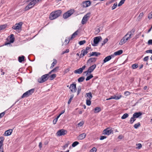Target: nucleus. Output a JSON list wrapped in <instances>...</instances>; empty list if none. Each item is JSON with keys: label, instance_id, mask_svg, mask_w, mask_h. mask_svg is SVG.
<instances>
[{"label": "nucleus", "instance_id": "72a5a7b5", "mask_svg": "<svg viewBox=\"0 0 152 152\" xmlns=\"http://www.w3.org/2000/svg\"><path fill=\"white\" fill-rule=\"evenodd\" d=\"M56 74H53L50 76V80H53L56 77Z\"/></svg>", "mask_w": 152, "mask_h": 152}, {"label": "nucleus", "instance_id": "a878e982", "mask_svg": "<svg viewBox=\"0 0 152 152\" xmlns=\"http://www.w3.org/2000/svg\"><path fill=\"white\" fill-rule=\"evenodd\" d=\"M100 53L97 52H92L91 54L89 56H98L100 55Z\"/></svg>", "mask_w": 152, "mask_h": 152}, {"label": "nucleus", "instance_id": "c85d7f7f", "mask_svg": "<svg viewBox=\"0 0 152 152\" xmlns=\"http://www.w3.org/2000/svg\"><path fill=\"white\" fill-rule=\"evenodd\" d=\"M4 140V138L3 137H0V146L3 147V142Z\"/></svg>", "mask_w": 152, "mask_h": 152}, {"label": "nucleus", "instance_id": "1a4fd4ad", "mask_svg": "<svg viewBox=\"0 0 152 152\" xmlns=\"http://www.w3.org/2000/svg\"><path fill=\"white\" fill-rule=\"evenodd\" d=\"M22 25V22H20L18 23H16L15 25L13 26L12 28L13 29L17 30H21V26Z\"/></svg>", "mask_w": 152, "mask_h": 152}, {"label": "nucleus", "instance_id": "69168bd1", "mask_svg": "<svg viewBox=\"0 0 152 152\" xmlns=\"http://www.w3.org/2000/svg\"><path fill=\"white\" fill-rule=\"evenodd\" d=\"M146 53H151L152 54V50H147L146 51H145Z\"/></svg>", "mask_w": 152, "mask_h": 152}, {"label": "nucleus", "instance_id": "cd10ccee", "mask_svg": "<svg viewBox=\"0 0 152 152\" xmlns=\"http://www.w3.org/2000/svg\"><path fill=\"white\" fill-rule=\"evenodd\" d=\"M122 53L123 50H121L115 52L114 54L115 56L119 55L121 54Z\"/></svg>", "mask_w": 152, "mask_h": 152}, {"label": "nucleus", "instance_id": "b1692460", "mask_svg": "<svg viewBox=\"0 0 152 152\" xmlns=\"http://www.w3.org/2000/svg\"><path fill=\"white\" fill-rule=\"evenodd\" d=\"M59 67L58 66H57L55 68L52 70L49 73V74H50L52 73H56L58 72L59 70Z\"/></svg>", "mask_w": 152, "mask_h": 152}, {"label": "nucleus", "instance_id": "20e7f679", "mask_svg": "<svg viewBox=\"0 0 152 152\" xmlns=\"http://www.w3.org/2000/svg\"><path fill=\"white\" fill-rule=\"evenodd\" d=\"M49 73L46 74L42 76L41 77L38 79V81L40 83H42L48 80V78Z\"/></svg>", "mask_w": 152, "mask_h": 152}, {"label": "nucleus", "instance_id": "a211bd4d", "mask_svg": "<svg viewBox=\"0 0 152 152\" xmlns=\"http://www.w3.org/2000/svg\"><path fill=\"white\" fill-rule=\"evenodd\" d=\"M112 57H113V56L112 55H111L109 56L105 57L103 61L102 64H104V63L110 60L111 59Z\"/></svg>", "mask_w": 152, "mask_h": 152}, {"label": "nucleus", "instance_id": "a18cd8bd", "mask_svg": "<svg viewBox=\"0 0 152 152\" xmlns=\"http://www.w3.org/2000/svg\"><path fill=\"white\" fill-rule=\"evenodd\" d=\"M125 0H121L118 4V6H120L122 5L124 2Z\"/></svg>", "mask_w": 152, "mask_h": 152}, {"label": "nucleus", "instance_id": "de8ad7c7", "mask_svg": "<svg viewBox=\"0 0 152 152\" xmlns=\"http://www.w3.org/2000/svg\"><path fill=\"white\" fill-rule=\"evenodd\" d=\"M86 42V41L85 40L80 41L79 42V44L80 45H82Z\"/></svg>", "mask_w": 152, "mask_h": 152}, {"label": "nucleus", "instance_id": "4d7b16f0", "mask_svg": "<svg viewBox=\"0 0 152 152\" xmlns=\"http://www.w3.org/2000/svg\"><path fill=\"white\" fill-rule=\"evenodd\" d=\"M68 39H66L65 41V44H67L69 42V40L70 39V38H68Z\"/></svg>", "mask_w": 152, "mask_h": 152}, {"label": "nucleus", "instance_id": "49530a36", "mask_svg": "<svg viewBox=\"0 0 152 152\" xmlns=\"http://www.w3.org/2000/svg\"><path fill=\"white\" fill-rule=\"evenodd\" d=\"M138 67V65L137 64H135L132 65V68L133 69H135Z\"/></svg>", "mask_w": 152, "mask_h": 152}, {"label": "nucleus", "instance_id": "5fc2aeb1", "mask_svg": "<svg viewBox=\"0 0 152 152\" xmlns=\"http://www.w3.org/2000/svg\"><path fill=\"white\" fill-rule=\"evenodd\" d=\"M130 94V93L129 91H126L124 92V94L126 96H128Z\"/></svg>", "mask_w": 152, "mask_h": 152}, {"label": "nucleus", "instance_id": "4c0bfd02", "mask_svg": "<svg viewBox=\"0 0 152 152\" xmlns=\"http://www.w3.org/2000/svg\"><path fill=\"white\" fill-rule=\"evenodd\" d=\"M70 144V142L69 141H67L65 145H64L63 147V148H64V149L68 147V145L69 144Z\"/></svg>", "mask_w": 152, "mask_h": 152}, {"label": "nucleus", "instance_id": "c03bdc74", "mask_svg": "<svg viewBox=\"0 0 152 152\" xmlns=\"http://www.w3.org/2000/svg\"><path fill=\"white\" fill-rule=\"evenodd\" d=\"M7 25H3L0 26V31L3 30L6 27Z\"/></svg>", "mask_w": 152, "mask_h": 152}, {"label": "nucleus", "instance_id": "0eeeda50", "mask_svg": "<svg viewBox=\"0 0 152 152\" xmlns=\"http://www.w3.org/2000/svg\"><path fill=\"white\" fill-rule=\"evenodd\" d=\"M113 133V131L110 128H107L103 131L102 134L104 135H109Z\"/></svg>", "mask_w": 152, "mask_h": 152}, {"label": "nucleus", "instance_id": "f257e3e1", "mask_svg": "<svg viewBox=\"0 0 152 152\" xmlns=\"http://www.w3.org/2000/svg\"><path fill=\"white\" fill-rule=\"evenodd\" d=\"M42 0H26V3L27 5L25 7V10L27 11L33 7L37 4Z\"/></svg>", "mask_w": 152, "mask_h": 152}, {"label": "nucleus", "instance_id": "9b49d317", "mask_svg": "<svg viewBox=\"0 0 152 152\" xmlns=\"http://www.w3.org/2000/svg\"><path fill=\"white\" fill-rule=\"evenodd\" d=\"M67 133V131L63 129L59 130L56 133L58 136H61L65 135Z\"/></svg>", "mask_w": 152, "mask_h": 152}, {"label": "nucleus", "instance_id": "6e6d98bb", "mask_svg": "<svg viewBox=\"0 0 152 152\" xmlns=\"http://www.w3.org/2000/svg\"><path fill=\"white\" fill-rule=\"evenodd\" d=\"M83 124H84L83 122L82 121H81L80 123H78L77 124V125H78L79 126H83Z\"/></svg>", "mask_w": 152, "mask_h": 152}, {"label": "nucleus", "instance_id": "7ed1b4c3", "mask_svg": "<svg viewBox=\"0 0 152 152\" xmlns=\"http://www.w3.org/2000/svg\"><path fill=\"white\" fill-rule=\"evenodd\" d=\"M74 12V10L73 9H71L68 10L63 14V18L65 19L68 18Z\"/></svg>", "mask_w": 152, "mask_h": 152}, {"label": "nucleus", "instance_id": "ea45409f", "mask_svg": "<svg viewBox=\"0 0 152 152\" xmlns=\"http://www.w3.org/2000/svg\"><path fill=\"white\" fill-rule=\"evenodd\" d=\"M93 77V76L92 75H90L89 76H87L86 78V80L88 81L90 80Z\"/></svg>", "mask_w": 152, "mask_h": 152}, {"label": "nucleus", "instance_id": "a19ab883", "mask_svg": "<svg viewBox=\"0 0 152 152\" xmlns=\"http://www.w3.org/2000/svg\"><path fill=\"white\" fill-rule=\"evenodd\" d=\"M79 144V142L77 141H75L72 144V146L73 147H75L76 145Z\"/></svg>", "mask_w": 152, "mask_h": 152}, {"label": "nucleus", "instance_id": "473e14b6", "mask_svg": "<svg viewBox=\"0 0 152 152\" xmlns=\"http://www.w3.org/2000/svg\"><path fill=\"white\" fill-rule=\"evenodd\" d=\"M135 120V118L133 116V117L131 118L129 122L131 124H132Z\"/></svg>", "mask_w": 152, "mask_h": 152}, {"label": "nucleus", "instance_id": "3c124183", "mask_svg": "<svg viewBox=\"0 0 152 152\" xmlns=\"http://www.w3.org/2000/svg\"><path fill=\"white\" fill-rule=\"evenodd\" d=\"M117 3H115L114 4H113V7H112V10H113L114 9H115L117 6Z\"/></svg>", "mask_w": 152, "mask_h": 152}, {"label": "nucleus", "instance_id": "4be33fe9", "mask_svg": "<svg viewBox=\"0 0 152 152\" xmlns=\"http://www.w3.org/2000/svg\"><path fill=\"white\" fill-rule=\"evenodd\" d=\"M86 136V134L85 133H83L78 136L77 138L79 140H82L85 138Z\"/></svg>", "mask_w": 152, "mask_h": 152}, {"label": "nucleus", "instance_id": "39448f33", "mask_svg": "<svg viewBox=\"0 0 152 152\" xmlns=\"http://www.w3.org/2000/svg\"><path fill=\"white\" fill-rule=\"evenodd\" d=\"M96 65L95 64L92 65L88 68L87 71L84 72V74H85L86 76H87L88 74V73H90L92 72L96 68Z\"/></svg>", "mask_w": 152, "mask_h": 152}, {"label": "nucleus", "instance_id": "13d9d810", "mask_svg": "<svg viewBox=\"0 0 152 152\" xmlns=\"http://www.w3.org/2000/svg\"><path fill=\"white\" fill-rule=\"evenodd\" d=\"M81 91V88L80 87V86L78 88V90L77 91V95H78L80 93V92Z\"/></svg>", "mask_w": 152, "mask_h": 152}, {"label": "nucleus", "instance_id": "6e6552de", "mask_svg": "<svg viewBox=\"0 0 152 152\" xmlns=\"http://www.w3.org/2000/svg\"><path fill=\"white\" fill-rule=\"evenodd\" d=\"M90 14V13H87L83 17L81 21L82 24H84L86 23L89 18Z\"/></svg>", "mask_w": 152, "mask_h": 152}, {"label": "nucleus", "instance_id": "6ab92c4d", "mask_svg": "<svg viewBox=\"0 0 152 152\" xmlns=\"http://www.w3.org/2000/svg\"><path fill=\"white\" fill-rule=\"evenodd\" d=\"M85 96L86 98V100H91L92 98V96L91 93V92H89L86 93Z\"/></svg>", "mask_w": 152, "mask_h": 152}, {"label": "nucleus", "instance_id": "7c9ffc66", "mask_svg": "<svg viewBox=\"0 0 152 152\" xmlns=\"http://www.w3.org/2000/svg\"><path fill=\"white\" fill-rule=\"evenodd\" d=\"M101 111V109L99 107H96L94 109V113H98Z\"/></svg>", "mask_w": 152, "mask_h": 152}, {"label": "nucleus", "instance_id": "f03ea898", "mask_svg": "<svg viewBox=\"0 0 152 152\" xmlns=\"http://www.w3.org/2000/svg\"><path fill=\"white\" fill-rule=\"evenodd\" d=\"M61 13V10H58L52 12L49 16V18L51 20H53L59 16Z\"/></svg>", "mask_w": 152, "mask_h": 152}, {"label": "nucleus", "instance_id": "393cba45", "mask_svg": "<svg viewBox=\"0 0 152 152\" xmlns=\"http://www.w3.org/2000/svg\"><path fill=\"white\" fill-rule=\"evenodd\" d=\"M125 37H124L121 39L120 42H119V44L120 45H122L126 43V41L125 40Z\"/></svg>", "mask_w": 152, "mask_h": 152}, {"label": "nucleus", "instance_id": "864d4df0", "mask_svg": "<svg viewBox=\"0 0 152 152\" xmlns=\"http://www.w3.org/2000/svg\"><path fill=\"white\" fill-rule=\"evenodd\" d=\"M96 149L95 147L93 148L90 151V152H96Z\"/></svg>", "mask_w": 152, "mask_h": 152}, {"label": "nucleus", "instance_id": "58836bf2", "mask_svg": "<svg viewBox=\"0 0 152 152\" xmlns=\"http://www.w3.org/2000/svg\"><path fill=\"white\" fill-rule=\"evenodd\" d=\"M74 95L73 94H72V95H71L70 96V99H69L68 101V104H69L71 102V101L72 99V98H73L74 97Z\"/></svg>", "mask_w": 152, "mask_h": 152}, {"label": "nucleus", "instance_id": "ddd939ff", "mask_svg": "<svg viewBox=\"0 0 152 152\" xmlns=\"http://www.w3.org/2000/svg\"><path fill=\"white\" fill-rule=\"evenodd\" d=\"M69 88L72 92L73 93L75 92L77 90L76 84H71Z\"/></svg>", "mask_w": 152, "mask_h": 152}, {"label": "nucleus", "instance_id": "423d86ee", "mask_svg": "<svg viewBox=\"0 0 152 152\" xmlns=\"http://www.w3.org/2000/svg\"><path fill=\"white\" fill-rule=\"evenodd\" d=\"M34 89H30L24 93L21 96L22 98L27 97L31 95L34 92Z\"/></svg>", "mask_w": 152, "mask_h": 152}, {"label": "nucleus", "instance_id": "680f3d73", "mask_svg": "<svg viewBox=\"0 0 152 152\" xmlns=\"http://www.w3.org/2000/svg\"><path fill=\"white\" fill-rule=\"evenodd\" d=\"M148 44L149 45H152V39H150L148 41Z\"/></svg>", "mask_w": 152, "mask_h": 152}, {"label": "nucleus", "instance_id": "603ef678", "mask_svg": "<svg viewBox=\"0 0 152 152\" xmlns=\"http://www.w3.org/2000/svg\"><path fill=\"white\" fill-rule=\"evenodd\" d=\"M108 39L107 38H106L104 40L103 43H102V45H104L108 41Z\"/></svg>", "mask_w": 152, "mask_h": 152}, {"label": "nucleus", "instance_id": "2f4dec72", "mask_svg": "<svg viewBox=\"0 0 152 152\" xmlns=\"http://www.w3.org/2000/svg\"><path fill=\"white\" fill-rule=\"evenodd\" d=\"M78 31H77L74 32L72 35V36L70 38L71 39H72L75 37L77 35Z\"/></svg>", "mask_w": 152, "mask_h": 152}, {"label": "nucleus", "instance_id": "f8f14e48", "mask_svg": "<svg viewBox=\"0 0 152 152\" xmlns=\"http://www.w3.org/2000/svg\"><path fill=\"white\" fill-rule=\"evenodd\" d=\"M100 39H102V38L101 36H98L94 37V44H93L92 45L93 46H96L95 45L99 43Z\"/></svg>", "mask_w": 152, "mask_h": 152}, {"label": "nucleus", "instance_id": "f704fd0d", "mask_svg": "<svg viewBox=\"0 0 152 152\" xmlns=\"http://www.w3.org/2000/svg\"><path fill=\"white\" fill-rule=\"evenodd\" d=\"M129 116L128 114L126 113L124 114L121 117V118L122 119H124L127 118Z\"/></svg>", "mask_w": 152, "mask_h": 152}, {"label": "nucleus", "instance_id": "9d476101", "mask_svg": "<svg viewBox=\"0 0 152 152\" xmlns=\"http://www.w3.org/2000/svg\"><path fill=\"white\" fill-rule=\"evenodd\" d=\"M132 31L133 33L134 32V31L132 30L128 32L127 34L124 36V37H125L126 38H125V39L126 41L130 39L131 37V36L133 35V34L132 33Z\"/></svg>", "mask_w": 152, "mask_h": 152}, {"label": "nucleus", "instance_id": "e2e57ef3", "mask_svg": "<svg viewBox=\"0 0 152 152\" xmlns=\"http://www.w3.org/2000/svg\"><path fill=\"white\" fill-rule=\"evenodd\" d=\"M58 120L57 118H56L53 121V123L54 124H55L56 123Z\"/></svg>", "mask_w": 152, "mask_h": 152}, {"label": "nucleus", "instance_id": "dca6fc26", "mask_svg": "<svg viewBox=\"0 0 152 152\" xmlns=\"http://www.w3.org/2000/svg\"><path fill=\"white\" fill-rule=\"evenodd\" d=\"M91 3L90 1H87L83 2L82 5L84 7H86L89 6L91 5Z\"/></svg>", "mask_w": 152, "mask_h": 152}, {"label": "nucleus", "instance_id": "aec40b11", "mask_svg": "<svg viewBox=\"0 0 152 152\" xmlns=\"http://www.w3.org/2000/svg\"><path fill=\"white\" fill-rule=\"evenodd\" d=\"M97 58H90L88 60L87 63H94L96 61Z\"/></svg>", "mask_w": 152, "mask_h": 152}, {"label": "nucleus", "instance_id": "412c9836", "mask_svg": "<svg viewBox=\"0 0 152 152\" xmlns=\"http://www.w3.org/2000/svg\"><path fill=\"white\" fill-rule=\"evenodd\" d=\"M12 132V130L11 129L8 130L5 132L4 134V136H8L10 135L11 134Z\"/></svg>", "mask_w": 152, "mask_h": 152}, {"label": "nucleus", "instance_id": "c9c22d12", "mask_svg": "<svg viewBox=\"0 0 152 152\" xmlns=\"http://www.w3.org/2000/svg\"><path fill=\"white\" fill-rule=\"evenodd\" d=\"M57 63V61L55 59H54L53 61V63L51 64V66L50 67V68H52Z\"/></svg>", "mask_w": 152, "mask_h": 152}, {"label": "nucleus", "instance_id": "bb28decb", "mask_svg": "<svg viewBox=\"0 0 152 152\" xmlns=\"http://www.w3.org/2000/svg\"><path fill=\"white\" fill-rule=\"evenodd\" d=\"M10 43H13L14 41L15 38L14 35L13 34H11L10 36Z\"/></svg>", "mask_w": 152, "mask_h": 152}, {"label": "nucleus", "instance_id": "0e129e2a", "mask_svg": "<svg viewBox=\"0 0 152 152\" xmlns=\"http://www.w3.org/2000/svg\"><path fill=\"white\" fill-rule=\"evenodd\" d=\"M5 114L4 112H2L0 114V118H1Z\"/></svg>", "mask_w": 152, "mask_h": 152}, {"label": "nucleus", "instance_id": "2eb2a0df", "mask_svg": "<svg viewBox=\"0 0 152 152\" xmlns=\"http://www.w3.org/2000/svg\"><path fill=\"white\" fill-rule=\"evenodd\" d=\"M86 66L85 65L83 66L82 68H80L77 69L75 70L74 73L76 74H80L82 73L83 70L85 69Z\"/></svg>", "mask_w": 152, "mask_h": 152}, {"label": "nucleus", "instance_id": "c756f323", "mask_svg": "<svg viewBox=\"0 0 152 152\" xmlns=\"http://www.w3.org/2000/svg\"><path fill=\"white\" fill-rule=\"evenodd\" d=\"M25 57L22 56H19L18 58V60L20 62H22L24 60Z\"/></svg>", "mask_w": 152, "mask_h": 152}, {"label": "nucleus", "instance_id": "79ce46f5", "mask_svg": "<svg viewBox=\"0 0 152 152\" xmlns=\"http://www.w3.org/2000/svg\"><path fill=\"white\" fill-rule=\"evenodd\" d=\"M143 15L144 14L143 12H141L140 14L139 15L138 17V19L139 20H140L141 19V18L143 16Z\"/></svg>", "mask_w": 152, "mask_h": 152}, {"label": "nucleus", "instance_id": "09e8293b", "mask_svg": "<svg viewBox=\"0 0 152 152\" xmlns=\"http://www.w3.org/2000/svg\"><path fill=\"white\" fill-rule=\"evenodd\" d=\"M91 103V100H86V104L88 106H90Z\"/></svg>", "mask_w": 152, "mask_h": 152}, {"label": "nucleus", "instance_id": "052dcab7", "mask_svg": "<svg viewBox=\"0 0 152 152\" xmlns=\"http://www.w3.org/2000/svg\"><path fill=\"white\" fill-rule=\"evenodd\" d=\"M106 138H107V137L105 136H101L100 137V139L101 140H103Z\"/></svg>", "mask_w": 152, "mask_h": 152}, {"label": "nucleus", "instance_id": "338daca9", "mask_svg": "<svg viewBox=\"0 0 152 152\" xmlns=\"http://www.w3.org/2000/svg\"><path fill=\"white\" fill-rule=\"evenodd\" d=\"M148 59V56H147L145 57L143 59V60L145 61H147Z\"/></svg>", "mask_w": 152, "mask_h": 152}, {"label": "nucleus", "instance_id": "f3484780", "mask_svg": "<svg viewBox=\"0 0 152 152\" xmlns=\"http://www.w3.org/2000/svg\"><path fill=\"white\" fill-rule=\"evenodd\" d=\"M121 97V95H120L117 96H116L115 95H114L113 96H111V97L109 98L106 99V100H108L112 99H115V100H118L120 99Z\"/></svg>", "mask_w": 152, "mask_h": 152}, {"label": "nucleus", "instance_id": "4468645a", "mask_svg": "<svg viewBox=\"0 0 152 152\" xmlns=\"http://www.w3.org/2000/svg\"><path fill=\"white\" fill-rule=\"evenodd\" d=\"M90 49V48L87 47L86 48L85 50H83L81 51L80 56L83 57L88 53V50Z\"/></svg>", "mask_w": 152, "mask_h": 152}, {"label": "nucleus", "instance_id": "bf43d9fd", "mask_svg": "<svg viewBox=\"0 0 152 152\" xmlns=\"http://www.w3.org/2000/svg\"><path fill=\"white\" fill-rule=\"evenodd\" d=\"M148 18L151 19L152 18V11L149 14Z\"/></svg>", "mask_w": 152, "mask_h": 152}, {"label": "nucleus", "instance_id": "37998d69", "mask_svg": "<svg viewBox=\"0 0 152 152\" xmlns=\"http://www.w3.org/2000/svg\"><path fill=\"white\" fill-rule=\"evenodd\" d=\"M140 126V123H138L137 124H136L134 125V127L135 129H137L138 127Z\"/></svg>", "mask_w": 152, "mask_h": 152}, {"label": "nucleus", "instance_id": "5701e85b", "mask_svg": "<svg viewBox=\"0 0 152 152\" xmlns=\"http://www.w3.org/2000/svg\"><path fill=\"white\" fill-rule=\"evenodd\" d=\"M142 115V113L141 112H136L134 113L133 116H134L135 118H139L140 116Z\"/></svg>", "mask_w": 152, "mask_h": 152}, {"label": "nucleus", "instance_id": "e433bc0d", "mask_svg": "<svg viewBox=\"0 0 152 152\" xmlns=\"http://www.w3.org/2000/svg\"><path fill=\"white\" fill-rule=\"evenodd\" d=\"M85 79V77H80L78 79V81L79 82H83Z\"/></svg>", "mask_w": 152, "mask_h": 152}, {"label": "nucleus", "instance_id": "774afa93", "mask_svg": "<svg viewBox=\"0 0 152 152\" xmlns=\"http://www.w3.org/2000/svg\"><path fill=\"white\" fill-rule=\"evenodd\" d=\"M0 152H4L3 147L0 146Z\"/></svg>", "mask_w": 152, "mask_h": 152}, {"label": "nucleus", "instance_id": "8fccbe9b", "mask_svg": "<svg viewBox=\"0 0 152 152\" xmlns=\"http://www.w3.org/2000/svg\"><path fill=\"white\" fill-rule=\"evenodd\" d=\"M137 147H136V148L138 149H140L142 146V145L140 143H138L137 144Z\"/></svg>", "mask_w": 152, "mask_h": 152}]
</instances>
